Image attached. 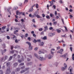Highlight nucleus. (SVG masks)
<instances>
[{"label": "nucleus", "mask_w": 74, "mask_h": 74, "mask_svg": "<svg viewBox=\"0 0 74 74\" xmlns=\"http://www.w3.org/2000/svg\"><path fill=\"white\" fill-rule=\"evenodd\" d=\"M46 18L47 19H50V18H51V17H49V16H46Z\"/></svg>", "instance_id": "393cba45"}, {"label": "nucleus", "mask_w": 74, "mask_h": 74, "mask_svg": "<svg viewBox=\"0 0 74 74\" xmlns=\"http://www.w3.org/2000/svg\"><path fill=\"white\" fill-rule=\"evenodd\" d=\"M55 49H52L51 50V54H53L54 53V52H53V51H55Z\"/></svg>", "instance_id": "9d476101"}, {"label": "nucleus", "mask_w": 74, "mask_h": 74, "mask_svg": "<svg viewBox=\"0 0 74 74\" xmlns=\"http://www.w3.org/2000/svg\"><path fill=\"white\" fill-rule=\"evenodd\" d=\"M28 3V0H25L24 1V3Z\"/></svg>", "instance_id": "a878e982"}, {"label": "nucleus", "mask_w": 74, "mask_h": 74, "mask_svg": "<svg viewBox=\"0 0 74 74\" xmlns=\"http://www.w3.org/2000/svg\"><path fill=\"white\" fill-rule=\"evenodd\" d=\"M50 15L51 17H53V14H52V13H50Z\"/></svg>", "instance_id": "473e14b6"}, {"label": "nucleus", "mask_w": 74, "mask_h": 74, "mask_svg": "<svg viewBox=\"0 0 74 74\" xmlns=\"http://www.w3.org/2000/svg\"><path fill=\"white\" fill-rule=\"evenodd\" d=\"M42 34L44 35V32H42L40 34L41 35H42Z\"/></svg>", "instance_id": "e2e57ef3"}, {"label": "nucleus", "mask_w": 74, "mask_h": 74, "mask_svg": "<svg viewBox=\"0 0 74 74\" xmlns=\"http://www.w3.org/2000/svg\"><path fill=\"white\" fill-rule=\"evenodd\" d=\"M38 14V11H36L35 12V14H34V15H32V18H34V17H35V16H37V15H36V14Z\"/></svg>", "instance_id": "20e7f679"}, {"label": "nucleus", "mask_w": 74, "mask_h": 74, "mask_svg": "<svg viewBox=\"0 0 74 74\" xmlns=\"http://www.w3.org/2000/svg\"><path fill=\"white\" fill-rule=\"evenodd\" d=\"M65 74H70L69 72H66Z\"/></svg>", "instance_id": "338daca9"}, {"label": "nucleus", "mask_w": 74, "mask_h": 74, "mask_svg": "<svg viewBox=\"0 0 74 74\" xmlns=\"http://www.w3.org/2000/svg\"><path fill=\"white\" fill-rule=\"evenodd\" d=\"M16 14L17 15H20V14H22V12H19V11H17L16 12Z\"/></svg>", "instance_id": "1a4fd4ad"}, {"label": "nucleus", "mask_w": 74, "mask_h": 74, "mask_svg": "<svg viewBox=\"0 0 74 74\" xmlns=\"http://www.w3.org/2000/svg\"><path fill=\"white\" fill-rule=\"evenodd\" d=\"M69 11H70V12H73V10L71 9L69 10Z\"/></svg>", "instance_id": "052dcab7"}, {"label": "nucleus", "mask_w": 74, "mask_h": 74, "mask_svg": "<svg viewBox=\"0 0 74 74\" xmlns=\"http://www.w3.org/2000/svg\"><path fill=\"white\" fill-rule=\"evenodd\" d=\"M63 58H66V55H64L63 56Z\"/></svg>", "instance_id": "0e129e2a"}, {"label": "nucleus", "mask_w": 74, "mask_h": 74, "mask_svg": "<svg viewBox=\"0 0 74 74\" xmlns=\"http://www.w3.org/2000/svg\"><path fill=\"white\" fill-rule=\"evenodd\" d=\"M56 30L57 31L58 33H60L61 32V30H59V29H56Z\"/></svg>", "instance_id": "2eb2a0df"}, {"label": "nucleus", "mask_w": 74, "mask_h": 74, "mask_svg": "<svg viewBox=\"0 0 74 74\" xmlns=\"http://www.w3.org/2000/svg\"><path fill=\"white\" fill-rule=\"evenodd\" d=\"M44 44V42H40V46H42Z\"/></svg>", "instance_id": "4468645a"}, {"label": "nucleus", "mask_w": 74, "mask_h": 74, "mask_svg": "<svg viewBox=\"0 0 74 74\" xmlns=\"http://www.w3.org/2000/svg\"><path fill=\"white\" fill-rule=\"evenodd\" d=\"M7 59V56H5V60H6Z\"/></svg>", "instance_id": "680f3d73"}, {"label": "nucleus", "mask_w": 74, "mask_h": 74, "mask_svg": "<svg viewBox=\"0 0 74 74\" xmlns=\"http://www.w3.org/2000/svg\"><path fill=\"white\" fill-rule=\"evenodd\" d=\"M55 34L54 33H50L49 34V37H52L53 36H55Z\"/></svg>", "instance_id": "0eeeda50"}, {"label": "nucleus", "mask_w": 74, "mask_h": 74, "mask_svg": "<svg viewBox=\"0 0 74 74\" xmlns=\"http://www.w3.org/2000/svg\"><path fill=\"white\" fill-rule=\"evenodd\" d=\"M1 53H2V55H3V53H5L6 51H7V49H5L4 50H1Z\"/></svg>", "instance_id": "6e6552de"}, {"label": "nucleus", "mask_w": 74, "mask_h": 74, "mask_svg": "<svg viewBox=\"0 0 74 74\" xmlns=\"http://www.w3.org/2000/svg\"><path fill=\"white\" fill-rule=\"evenodd\" d=\"M12 36H13L11 38L12 39V40H15V42H16V43H18V41H20V40H18L17 39H16V36L14 35H12Z\"/></svg>", "instance_id": "f03ea898"}, {"label": "nucleus", "mask_w": 74, "mask_h": 74, "mask_svg": "<svg viewBox=\"0 0 74 74\" xmlns=\"http://www.w3.org/2000/svg\"><path fill=\"white\" fill-rule=\"evenodd\" d=\"M25 67L23 66L21 67V69H22V70L23 69H25Z\"/></svg>", "instance_id": "de8ad7c7"}, {"label": "nucleus", "mask_w": 74, "mask_h": 74, "mask_svg": "<svg viewBox=\"0 0 74 74\" xmlns=\"http://www.w3.org/2000/svg\"><path fill=\"white\" fill-rule=\"evenodd\" d=\"M37 42H41V40H37Z\"/></svg>", "instance_id": "c03bdc74"}, {"label": "nucleus", "mask_w": 74, "mask_h": 74, "mask_svg": "<svg viewBox=\"0 0 74 74\" xmlns=\"http://www.w3.org/2000/svg\"><path fill=\"white\" fill-rule=\"evenodd\" d=\"M22 62V60H18V62H19V63H21V62Z\"/></svg>", "instance_id": "49530a36"}, {"label": "nucleus", "mask_w": 74, "mask_h": 74, "mask_svg": "<svg viewBox=\"0 0 74 74\" xmlns=\"http://www.w3.org/2000/svg\"><path fill=\"white\" fill-rule=\"evenodd\" d=\"M24 65V63H22L20 64V65H21V66H23Z\"/></svg>", "instance_id": "4d7b16f0"}, {"label": "nucleus", "mask_w": 74, "mask_h": 74, "mask_svg": "<svg viewBox=\"0 0 74 74\" xmlns=\"http://www.w3.org/2000/svg\"><path fill=\"white\" fill-rule=\"evenodd\" d=\"M70 49L71 50V51L72 52L73 51V47H70Z\"/></svg>", "instance_id": "a18cd8bd"}, {"label": "nucleus", "mask_w": 74, "mask_h": 74, "mask_svg": "<svg viewBox=\"0 0 74 74\" xmlns=\"http://www.w3.org/2000/svg\"><path fill=\"white\" fill-rule=\"evenodd\" d=\"M18 65L17 63H15L14 64V67H15Z\"/></svg>", "instance_id": "5701e85b"}, {"label": "nucleus", "mask_w": 74, "mask_h": 74, "mask_svg": "<svg viewBox=\"0 0 74 74\" xmlns=\"http://www.w3.org/2000/svg\"><path fill=\"white\" fill-rule=\"evenodd\" d=\"M32 64V62H30L29 63H28L27 64V65H30Z\"/></svg>", "instance_id": "72a5a7b5"}, {"label": "nucleus", "mask_w": 74, "mask_h": 74, "mask_svg": "<svg viewBox=\"0 0 74 74\" xmlns=\"http://www.w3.org/2000/svg\"><path fill=\"white\" fill-rule=\"evenodd\" d=\"M49 30H52L53 29V27H51L49 28Z\"/></svg>", "instance_id": "6e6d98bb"}, {"label": "nucleus", "mask_w": 74, "mask_h": 74, "mask_svg": "<svg viewBox=\"0 0 74 74\" xmlns=\"http://www.w3.org/2000/svg\"><path fill=\"white\" fill-rule=\"evenodd\" d=\"M12 74H15V72H12Z\"/></svg>", "instance_id": "774afa93"}, {"label": "nucleus", "mask_w": 74, "mask_h": 74, "mask_svg": "<svg viewBox=\"0 0 74 74\" xmlns=\"http://www.w3.org/2000/svg\"><path fill=\"white\" fill-rule=\"evenodd\" d=\"M69 16L70 17V18H73V16H72V15H70Z\"/></svg>", "instance_id": "bf43d9fd"}, {"label": "nucleus", "mask_w": 74, "mask_h": 74, "mask_svg": "<svg viewBox=\"0 0 74 74\" xmlns=\"http://www.w3.org/2000/svg\"><path fill=\"white\" fill-rule=\"evenodd\" d=\"M57 24V22L54 21L53 22V25H56Z\"/></svg>", "instance_id": "a211bd4d"}, {"label": "nucleus", "mask_w": 74, "mask_h": 74, "mask_svg": "<svg viewBox=\"0 0 74 74\" xmlns=\"http://www.w3.org/2000/svg\"><path fill=\"white\" fill-rule=\"evenodd\" d=\"M33 36L34 37H36V35L34 34H33Z\"/></svg>", "instance_id": "3c124183"}, {"label": "nucleus", "mask_w": 74, "mask_h": 74, "mask_svg": "<svg viewBox=\"0 0 74 74\" xmlns=\"http://www.w3.org/2000/svg\"><path fill=\"white\" fill-rule=\"evenodd\" d=\"M28 70H29V68H27L25 69V71H27Z\"/></svg>", "instance_id": "a19ab883"}, {"label": "nucleus", "mask_w": 74, "mask_h": 74, "mask_svg": "<svg viewBox=\"0 0 74 74\" xmlns=\"http://www.w3.org/2000/svg\"><path fill=\"white\" fill-rule=\"evenodd\" d=\"M20 70V68H17L16 69L15 71H18Z\"/></svg>", "instance_id": "aec40b11"}, {"label": "nucleus", "mask_w": 74, "mask_h": 74, "mask_svg": "<svg viewBox=\"0 0 74 74\" xmlns=\"http://www.w3.org/2000/svg\"><path fill=\"white\" fill-rule=\"evenodd\" d=\"M43 40H47V36H44L42 38Z\"/></svg>", "instance_id": "b1692460"}, {"label": "nucleus", "mask_w": 74, "mask_h": 74, "mask_svg": "<svg viewBox=\"0 0 74 74\" xmlns=\"http://www.w3.org/2000/svg\"><path fill=\"white\" fill-rule=\"evenodd\" d=\"M54 64L56 65V67H57V66H58V62H55Z\"/></svg>", "instance_id": "cd10ccee"}, {"label": "nucleus", "mask_w": 74, "mask_h": 74, "mask_svg": "<svg viewBox=\"0 0 74 74\" xmlns=\"http://www.w3.org/2000/svg\"><path fill=\"white\" fill-rule=\"evenodd\" d=\"M45 16V15L44 14H42V16L43 18H44V17Z\"/></svg>", "instance_id": "603ef678"}, {"label": "nucleus", "mask_w": 74, "mask_h": 74, "mask_svg": "<svg viewBox=\"0 0 74 74\" xmlns=\"http://www.w3.org/2000/svg\"><path fill=\"white\" fill-rule=\"evenodd\" d=\"M14 10H17L18 9V7H14Z\"/></svg>", "instance_id": "58836bf2"}, {"label": "nucleus", "mask_w": 74, "mask_h": 74, "mask_svg": "<svg viewBox=\"0 0 74 74\" xmlns=\"http://www.w3.org/2000/svg\"><path fill=\"white\" fill-rule=\"evenodd\" d=\"M3 71L2 70L0 71V74H3Z\"/></svg>", "instance_id": "c85d7f7f"}, {"label": "nucleus", "mask_w": 74, "mask_h": 74, "mask_svg": "<svg viewBox=\"0 0 74 74\" xmlns=\"http://www.w3.org/2000/svg\"><path fill=\"white\" fill-rule=\"evenodd\" d=\"M36 17H37L38 18H40V16L38 15H37L36 16Z\"/></svg>", "instance_id": "864d4df0"}, {"label": "nucleus", "mask_w": 74, "mask_h": 74, "mask_svg": "<svg viewBox=\"0 0 74 74\" xmlns=\"http://www.w3.org/2000/svg\"><path fill=\"white\" fill-rule=\"evenodd\" d=\"M42 28H41L40 29H39L38 30L39 31H42Z\"/></svg>", "instance_id": "4c0bfd02"}, {"label": "nucleus", "mask_w": 74, "mask_h": 74, "mask_svg": "<svg viewBox=\"0 0 74 74\" xmlns=\"http://www.w3.org/2000/svg\"><path fill=\"white\" fill-rule=\"evenodd\" d=\"M25 37H28V34H25Z\"/></svg>", "instance_id": "79ce46f5"}, {"label": "nucleus", "mask_w": 74, "mask_h": 74, "mask_svg": "<svg viewBox=\"0 0 74 74\" xmlns=\"http://www.w3.org/2000/svg\"><path fill=\"white\" fill-rule=\"evenodd\" d=\"M44 53V52H42H42L41 51H39L38 52V53L39 54H40V53Z\"/></svg>", "instance_id": "c756f323"}, {"label": "nucleus", "mask_w": 74, "mask_h": 74, "mask_svg": "<svg viewBox=\"0 0 74 74\" xmlns=\"http://www.w3.org/2000/svg\"><path fill=\"white\" fill-rule=\"evenodd\" d=\"M33 11V9H31L29 10V11H28V12H32Z\"/></svg>", "instance_id": "7c9ffc66"}, {"label": "nucleus", "mask_w": 74, "mask_h": 74, "mask_svg": "<svg viewBox=\"0 0 74 74\" xmlns=\"http://www.w3.org/2000/svg\"><path fill=\"white\" fill-rule=\"evenodd\" d=\"M12 59V56H10L9 58V60H11Z\"/></svg>", "instance_id": "2f4dec72"}, {"label": "nucleus", "mask_w": 74, "mask_h": 74, "mask_svg": "<svg viewBox=\"0 0 74 74\" xmlns=\"http://www.w3.org/2000/svg\"><path fill=\"white\" fill-rule=\"evenodd\" d=\"M33 42L34 43H36V42H37V40H36V39H34Z\"/></svg>", "instance_id": "ddd939ff"}, {"label": "nucleus", "mask_w": 74, "mask_h": 74, "mask_svg": "<svg viewBox=\"0 0 74 74\" xmlns=\"http://www.w3.org/2000/svg\"><path fill=\"white\" fill-rule=\"evenodd\" d=\"M6 26H3L2 27V30H4L5 29V28H6Z\"/></svg>", "instance_id": "4be33fe9"}, {"label": "nucleus", "mask_w": 74, "mask_h": 74, "mask_svg": "<svg viewBox=\"0 0 74 74\" xmlns=\"http://www.w3.org/2000/svg\"><path fill=\"white\" fill-rule=\"evenodd\" d=\"M18 25L19 27L21 28H22V25H21V24L20 23H19L18 24Z\"/></svg>", "instance_id": "6ab92c4d"}, {"label": "nucleus", "mask_w": 74, "mask_h": 74, "mask_svg": "<svg viewBox=\"0 0 74 74\" xmlns=\"http://www.w3.org/2000/svg\"><path fill=\"white\" fill-rule=\"evenodd\" d=\"M64 27L65 29L66 32H68V30H67V27Z\"/></svg>", "instance_id": "37998d69"}, {"label": "nucleus", "mask_w": 74, "mask_h": 74, "mask_svg": "<svg viewBox=\"0 0 74 74\" xmlns=\"http://www.w3.org/2000/svg\"><path fill=\"white\" fill-rule=\"evenodd\" d=\"M31 39V38L30 37H29L27 38V40H29V41H30Z\"/></svg>", "instance_id": "ea45409f"}, {"label": "nucleus", "mask_w": 74, "mask_h": 74, "mask_svg": "<svg viewBox=\"0 0 74 74\" xmlns=\"http://www.w3.org/2000/svg\"><path fill=\"white\" fill-rule=\"evenodd\" d=\"M0 30H1V32L2 33H4V31H2V30L1 29V28H0Z\"/></svg>", "instance_id": "5fc2aeb1"}, {"label": "nucleus", "mask_w": 74, "mask_h": 74, "mask_svg": "<svg viewBox=\"0 0 74 74\" xmlns=\"http://www.w3.org/2000/svg\"><path fill=\"white\" fill-rule=\"evenodd\" d=\"M7 38L8 40H9V39H10V36H7Z\"/></svg>", "instance_id": "e433bc0d"}, {"label": "nucleus", "mask_w": 74, "mask_h": 74, "mask_svg": "<svg viewBox=\"0 0 74 74\" xmlns=\"http://www.w3.org/2000/svg\"><path fill=\"white\" fill-rule=\"evenodd\" d=\"M34 20H35L34 19H33L32 20V22H34V23H36V21H35Z\"/></svg>", "instance_id": "09e8293b"}, {"label": "nucleus", "mask_w": 74, "mask_h": 74, "mask_svg": "<svg viewBox=\"0 0 74 74\" xmlns=\"http://www.w3.org/2000/svg\"><path fill=\"white\" fill-rule=\"evenodd\" d=\"M45 28L44 32H46V30H48V26H46L44 27Z\"/></svg>", "instance_id": "f8f14e48"}, {"label": "nucleus", "mask_w": 74, "mask_h": 74, "mask_svg": "<svg viewBox=\"0 0 74 74\" xmlns=\"http://www.w3.org/2000/svg\"><path fill=\"white\" fill-rule=\"evenodd\" d=\"M33 26L34 27H35V28H36V27H37V26L36 25H34Z\"/></svg>", "instance_id": "69168bd1"}, {"label": "nucleus", "mask_w": 74, "mask_h": 74, "mask_svg": "<svg viewBox=\"0 0 74 74\" xmlns=\"http://www.w3.org/2000/svg\"><path fill=\"white\" fill-rule=\"evenodd\" d=\"M48 58L49 59H51L52 58V56L51 55V54H49V55L47 56Z\"/></svg>", "instance_id": "423d86ee"}, {"label": "nucleus", "mask_w": 74, "mask_h": 74, "mask_svg": "<svg viewBox=\"0 0 74 74\" xmlns=\"http://www.w3.org/2000/svg\"><path fill=\"white\" fill-rule=\"evenodd\" d=\"M65 69H65V68H64V67H62L61 68V70L62 71H64Z\"/></svg>", "instance_id": "412c9836"}, {"label": "nucleus", "mask_w": 74, "mask_h": 74, "mask_svg": "<svg viewBox=\"0 0 74 74\" xmlns=\"http://www.w3.org/2000/svg\"><path fill=\"white\" fill-rule=\"evenodd\" d=\"M64 68H65L66 69H67V64H66V63H64Z\"/></svg>", "instance_id": "dca6fc26"}, {"label": "nucleus", "mask_w": 74, "mask_h": 74, "mask_svg": "<svg viewBox=\"0 0 74 74\" xmlns=\"http://www.w3.org/2000/svg\"><path fill=\"white\" fill-rule=\"evenodd\" d=\"M26 43L28 44L29 45V50H32L33 49V46L31 45V43L29 42H26Z\"/></svg>", "instance_id": "7ed1b4c3"}, {"label": "nucleus", "mask_w": 74, "mask_h": 74, "mask_svg": "<svg viewBox=\"0 0 74 74\" xmlns=\"http://www.w3.org/2000/svg\"><path fill=\"white\" fill-rule=\"evenodd\" d=\"M38 49V48L37 47H36V48H35L34 50L35 51H37Z\"/></svg>", "instance_id": "13d9d810"}, {"label": "nucleus", "mask_w": 74, "mask_h": 74, "mask_svg": "<svg viewBox=\"0 0 74 74\" xmlns=\"http://www.w3.org/2000/svg\"><path fill=\"white\" fill-rule=\"evenodd\" d=\"M11 7H10L9 8H8L7 9V11H8V12H9L10 11H9V10H10V9H11Z\"/></svg>", "instance_id": "f704fd0d"}, {"label": "nucleus", "mask_w": 74, "mask_h": 74, "mask_svg": "<svg viewBox=\"0 0 74 74\" xmlns=\"http://www.w3.org/2000/svg\"><path fill=\"white\" fill-rule=\"evenodd\" d=\"M10 65V63L9 62L7 63V66H9Z\"/></svg>", "instance_id": "bb28decb"}, {"label": "nucleus", "mask_w": 74, "mask_h": 74, "mask_svg": "<svg viewBox=\"0 0 74 74\" xmlns=\"http://www.w3.org/2000/svg\"><path fill=\"white\" fill-rule=\"evenodd\" d=\"M34 55L38 59H39L40 60H46V58L40 57L38 56V55L36 53H35Z\"/></svg>", "instance_id": "f257e3e1"}, {"label": "nucleus", "mask_w": 74, "mask_h": 74, "mask_svg": "<svg viewBox=\"0 0 74 74\" xmlns=\"http://www.w3.org/2000/svg\"><path fill=\"white\" fill-rule=\"evenodd\" d=\"M49 3H50V4H51L49 5L50 7L52 6V5H53V2L52 1H49Z\"/></svg>", "instance_id": "9b49d317"}, {"label": "nucleus", "mask_w": 74, "mask_h": 74, "mask_svg": "<svg viewBox=\"0 0 74 74\" xmlns=\"http://www.w3.org/2000/svg\"><path fill=\"white\" fill-rule=\"evenodd\" d=\"M60 47H57V50H59V49H60Z\"/></svg>", "instance_id": "8fccbe9b"}, {"label": "nucleus", "mask_w": 74, "mask_h": 74, "mask_svg": "<svg viewBox=\"0 0 74 74\" xmlns=\"http://www.w3.org/2000/svg\"><path fill=\"white\" fill-rule=\"evenodd\" d=\"M25 71H26L24 69V70H23L21 71L20 73H25Z\"/></svg>", "instance_id": "f3484780"}, {"label": "nucleus", "mask_w": 74, "mask_h": 74, "mask_svg": "<svg viewBox=\"0 0 74 74\" xmlns=\"http://www.w3.org/2000/svg\"><path fill=\"white\" fill-rule=\"evenodd\" d=\"M63 52V49H60V50L58 51L57 53H59L60 54H62V52Z\"/></svg>", "instance_id": "39448f33"}, {"label": "nucleus", "mask_w": 74, "mask_h": 74, "mask_svg": "<svg viewBox=\"0 0 74 74\" xmlns=\"http://www.w3.org/2000/svg\"><path fill=\"white\" fill-rule=\"evenodd\" d=\"M59 3H60V4H63V1L61 0L60 1Z\"/></svg>", "instance_id": "c9c22d12"}]
</instances>
